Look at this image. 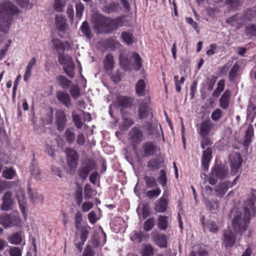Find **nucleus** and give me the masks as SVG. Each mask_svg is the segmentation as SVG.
Instances as JSON below:
<instances>
[{"label":"nucleus","instance_id":"21","mask_svg":"<svg viewBox=\"0 0 256 256\" xmlns=\"http://www.w3.org/2000/svg\"><path fill=\"white\" fill-rule=\"evenodd\" d=\"M104 6L102 10L106 13H111L118 10V4L112 0H103Z\"/></svg>","mask_w":256,"mask_h":256},{"label":"nucleus","instance_id":"11","mask_svg":"<svg viewBox=\"0 0 256 256\" xmlns=\"http://www.w3.org/2000/svg\"><path fill=\"white\" fill-rule=\"evenodd\" d=\"M2 203L0 206L2 210L8 211L12 208L14 200L12 199V194L11 192H6L2 198Z\"/></svg>","mask_w":256,"mask_h":256},{"label":"nucleus","instance_id":"38","mask_svg":"<svg viewBox=\"0 0 256 256\" xmlns=\"http://www.w3.org/2000/svg\"><path fill=\"white\" fill-rule=\"evenodd\" d=\"M132 56L134 59V69L136 71H138L142 66V59L140 55L136 52L132 53Z\"/></svg>","mask_w":256,"mask_h":256},{"label":"nucleus","instance_id":"3","mask_svg":"<svg viewBox=\"0 0 256 256\" xmlns=\"http://www.w3.org/2000/svg\"><path fill=\"white\" fill-rule=\"evenodd\" d=\"M244 215L238 210L234 212L232 220V226L236 232L242 234L248 228V224L250 222V213L247 207L244 208Z\"/></svg>","mask_w":256,"mask_h":256},{"label":"nucleus","instance_id":"20","mask_svg":"<svg viewBox=\"0 0 256 256\" xmlns=\"http://www.w3.org/2000/svg\"><path fill=\"white\" fill-rule=\"evenodd\" d=\"M214 124L210 120L202 122L200 126L198 134L202 136H208Z\"/></svg>","mask_w":256,"mask_h":256},{"label":"nucleus","instance_id":"23","mask_svg":"<svg viewBox=\"0 0 256 256\" xmlns=\"http://www.w3.org/2000/svg\"><path fill=\"white\" fill-rule=\"evenodd\" d=\"M212 150L210 148H207L206 150L203 152L202 156V165L204 169L206 171L208 170L209 163L212 158Z\"/></svg>","mask_w":256,"mask_h":256},{"label":"nucleus","instance_id":"52","mask_svg":"<svg viewBox=\"0 0 256 256\" xmlns=\"http://www.w3.org/2000/svg\"><path fill=\"white\" fill-rule=\"evenodd\" d=\"M106 45L110 49L114 50L118 47L120 44L115 38H111L107 40Z\"/></svg>","mask_w":256,"mask_h":256},{"label":"nucleus","instance_id":"57","mask_svg":"<svg viewBox=\"0 0 256 256\" xmlns=\"http://www.w3.org/2000/svg\"><path fill=\"white\" fill-rule=\"evenodd\" d=\"M70 92L74 99L78 98L80 95V88L78 85H74L70 90Z\"/></svg>","mask_w":256,"mask_h":256},{"label":"nucleus","instance_id":"15","mask_svg":"<svg viewBox=\"0 0 256 256\" xmlns=\"http://www.w3.org/2000/svg\"><path fill=\"white\" fill-rule=\"evenodd\" d=\"M124 25V22L120 18L110 19L108 18L106 34H110Z\"/></svg>","mask_w":256,"mask_h":256},{"label":"nucleus","instance_id":"54","mask_svg":"<svg viewBox=\"0 0 256 256\" xmlns=\"http://www.w3.org/2000/svg\"><path fill=\"white\" fill-rule=\"evenodd\" d=\"M168 226L167 217L160 216L158 218V228L162 230H165Z\"/></svg>","mask_w":256,"mask_h":256},{"label":"nucleus","instance_id":"29","mask_svg":"<svg viewBox=\"0 0 256 256\" xmlns=\"http://www.w3.org/2000/svg\"><path fill=\"white\" fill-rule=\"evenodd\" d=\"M120 64L122 68L125 70H130L131 61L127 57L124 56L122 53L119 56Z\"/></svg>","mask_w":256,"mask_h":256},{"label":"nucleus","instance_id":"24","mask_svg":"<svg viewBox=\"0 0 256 256\" xmlns=\"http://www.w3.org/2000/svg\"><path fill=\"white\" fill-rule=\"evenodd\" d=\"M228 174V168L222 166H216L212 170V176L220 179L225 178Z\"/></svg>","mask_w":256,"mask_h":256},{"label":"nucleus","instance_id":"34","mask_svg":"<svg viewBox=\"0 0 256 256\" xmlns=\"http://www.w3.org/2000/svg\"><path fill=\"white\" fill-rule=\"evenodd\" d=\"M136 94L138 96H144L146 91V84L143 80H140L136 84Z\"/></svg>","mask_w":256,"mask_h":256},{"label":"nucleus","instance_id":"32","mask_svg":"<svg viewBox=\"0 0 256 256\" xmlns=\"http://www.w3.org/2000/svg\"><path fill=\"white\" fill-rule=\"evenodd\" d=\"M22 232H18L13 234L11 236L8 238V240L12 244L18 245L22 242Z\"/></svg>","mask_w":256,"mask_h":256},{"label":"nucleus","instance_id":"2","mask_svg":"<svg viewBox=\"0 0 256 256\" xmlns=\"http://www.w3.org/2000/svg\"><path fill=\"white\" fill-rule=\"evenodd\" d=\"M74 221L76 228L74 244L78 250L81 252L82 250V246L88 237L90 227L87 225L82 226L80 223L82 221V214L80 212L76 214Z\"/></svg>","mask_w":256,"mask_h":256},{"label":"nucleus","instance_id":"43","mask_svg":"<svg viewBox=\"0 0 256 256\" xmlns=\"http://www.w3.org/2000/svg\"><path fill=\"white\" fill-rule=\"evenodd\" d=\"M144 180L146 182V187L148 188H152L157 186V182L155 178L153 176H145Z\"/></svg>","mask_w":256,"mask_h":256},{"label":"nucleus","instance_id":"17","mask_svg":"<svg viewBox=\"0 0 256 256\" xmlns=\"http://www.w3.org/2000/svg\"><path fill=\"white\" fill-rule=\"evenodd\" d=\"M66 116L64 112L58 110L56 113V123L58 130L62 131L66 126Z\"/></svg>","mask_w":256,"mask_h":256},{"label":"nucleus","instance_id":"47","mask_svg":"<svg viewBox=\"0 0 256 256\" xmlns=\"http://www.w3.org/2000/svg\"><path fill=\"white\" fill-rule=\"evenodd\" d=\"M66 6V2L62 0H54V9L58 12H62Z\"/></svg>","mask_w":256,"mask_h":256},{"label":"nucleus","instance_id":"60","mask_svg":"<svg viewBox=\"0 0 256 256\" xmlns=\"http://www.w3.org/2000/svg\"><path fill=\"white\" fill-rule=\"evenodd\" d=\"M161 192L160 190L158 188L155 190H150L146 192V196H148L150 199H152L154 197H157L159 196Z\"/></svg>","mask_w":256,"mask_h":256},{"label":"nucleus","instance_id":"61","mask_svg":"<svg viewBox=\"0 0 256 256\" xmlns=\"http://www.w3.org/2000/svg\"><path fill=\"white\" fill-rule=\"evenodd\" d=\"M72 118L76 126L78 128H81L82 125V122L81 118L80 116L78 114H74L73 112Z\"/></svg>","mask_w":256,"mask_h":256},{"label":"nucleus","instance_id":"12","mask_svg":"<svg viewBox=\"0 0 256 256\" xmlns=\"http://www.w3.org/2000/svg\"><path fill=\"white\" fill-rule=\"evenodd\" d=\"M229 160L232 171L236 172L242 163V159L240 154L235 152L230 154L229 156Z\"/></svg>","mask_w":256,"mask_h":256},{"label":"nucleus","instance_id":"9","mask_svg":"<svg viewBox=\"0 0 256 256\" xmlns=\"http://www.w3.org/2000/svg\"><path fill=\"white\" fill-rule=\"evenodd\" d=\"M236 177L233 182L230 181H226L220 183L214 187V192L217 197L222 198L227 192L229 188H231L234 185V181L237 178Z\"/></svg>","mask_w":256,"mask_h":256},{"label":"nucleus","instance_id":"5","mask_svg":"<svg viewBox=\"0 0 256 256\" xmlns=\"http://www.w3.org/2000/svg\"><path fill=\"white\" fill-rule=\"evenodd\" d=\"M58 58L59 62L64 65L63 68L67 75L70 78H73L74 76L75 66L72 58L68 56L60 54Z\"/></svg>","mask_w":256,"mask_h":256},{"label":"nucleus","instance_id":"46","mask_svg":"<svg viewBox=\"0 0 256 256\" xmlns=\"http://www.w3.org/2000/svg\"><path fill=\"white\" fill-rule=\"evenodd\" d=\"M154 254V250L150 244H146L144 245L142 250V256H152Z\"/></svg>","mask_w":256,"mask_h":256},{"label":"nucleus","instance_id":"40","mask_svg":"<svg viewBox=\"0 0 256 256\" xmlns=\"http://www.w3.org/2000/svg\"><path fill=\"white\" fill-rule=\"evenodd\" d=\"M57 80L59 84L62 88H67L70 86L72 82L63 76H59Z\"/></svg>","mask_w":256,"mask_h":256},{"label":"nucleus","instance_id":"41","mask_svg":"<svg viewBox=\"0 0 256 256\" xmlns=\"http://www.w3.org/2000/svg\"><path fill=\"white\" fill-rule=\"evenodd\" d=\"M117 102L119 106L122 108H126L130 106V102L128 98L123 96H118L117 98Z\"/></svg>","mask_w":256,"mask_h":256},{"label":"nucleus","instance_id":"63","mask_svg":"<svg viewBox=\"0 0 256 256\" xmlns=\"http://www.w3.org/2000/svg\"><path fill=\"white\" fill-rule=\"evenodd\" d=\"M217 77L214 75L207 78L208 84V90H212L213 89L214 86L216 82Z\"/></svg>","mask_w":256,"mask_h":256},{"label":"nucleus","instance_id":"58","mask_svg":"<svg viewBox=\"0 0 256 256\" xmlns=\"http://www.w3.org/2000/svg\"><path fill=\"white\" fill-rule=\"evenodd\" d=\"M53 46L57 51L62 50L64 49V46L58 39H53L52 40Z\"/></svg>","mask_w":256,"mask_h":256},{"label":"nucleus","instance_id":"14","mask_svg":"<svg viewBox=\"0 0 256 256\" xmlns=\"http://www.w3.org/2000/svg\"><path fill=\"white\" fill-rule=\"evenodd\" d=\"M236 240V236L230 230L228 229L224 231L222 241L226 246H232Z\"/></svg>","mask_w":256,"mask_h":256},{"label":"nucleus","instance_id":"13","mask_svg":"<svg viewBox=\"0 0 256 256\" xmlns=\"http://www.w3.org/2000/svg\"><path fill=\"white\" fill-rule=\"evenodd\" d=\"M54 20L56 28L58 31L64 32L69 30V26L64 16L57 14Z\"/></svg>","mask_w":256,"mask_h":256},{"label":"nucleus","instance_id":"18","mask_svg":"<svg viewBox=\"0 0 256 256\" xmlns=\"http://www.w3.org/2000/svg\"><path fill=\"white\" fill-rule=\"evenodd\" d=\"M56 98L59 102L67 108L72 106L71 98L68 94L62 91H58L56 93Z\"/></svg>","mask_w":256,"mask_h":256},{"label":"nucleus","instance_id":"45","mask_svg":"<svg viewBox=\"0 0 256 256\" xmlns=\"http://www.w3.org/2000/svg\"><path fill=\"white\" fill-rule=\"evenodd\" d=\"M42 120H44V123L45 124H49L52 123L53 120V110L52 108H49L46 116L42 118Z\"/></svg>","mask_w":256,"mask_h":256},{"label":"nucleus","instance_id":"33","mask_svg":"<svg viewBox=\"0 0 256 256\" xmlns=\"http://www.w3.org/2000/svg\"><path fill=\"white\" fill-rule=\"evenodd\" d=\"M36 58H32L28 62V64L26 66V70L24 78L25 81H27L30 76L32 68L36 64Z\"/></svg>","mask_w":256,"mask_h":256},{"label":"nucleus","instance_id":"37","mask_svg":"<svg viewBox=\"0 0 256 256\" xmlns=\"http://www.w3.org/2000/svg\"><path fill=\"white\" fill-rule=\"evenodd\" d=\"M204 230H208L211 232L216 233L218 231V228L214 222H210L206 224L202 222Z\"/></svg>","mask_w":256,"mask_h":256},{"label":"nucleus","instance_id":"56","mask_svg":"<svg viewBox=\"0 0 256 256\" xmlns=\"http://www.w3.org/2000/svg\"><path fill=\"white\" fill-rule=\"evenodd\" d=\"M94 190L90 186L86 184L84 188V196L85 199H90L92 198Z\"/></svg>","mask_w":256,"mask_h":256},{"label":"nucleus","instance_id":"39","mask_svg":"<svg viewBox=\"0 0 256 256\" xmlns=\"http://www.w3.org/2000/svg\"><path fill=\"white\" fill-rule=\"evenodd\" d=\"M240 69V66L238 64L236 63L233 66L230 70L229 72L228 78L230 81H234L237 78L238 72Z\"/></svg>","mask_w":256,"mask_h":256},{"label":"nucleus","instance_id":"25","mask_svg":"<svg viewBox=\"0 0 256 256\" xmlns=\"http://www.w3.org/2000/svg\"><path fill=\"white\" fill-rule=\"evenodd\" d=\"M230 95L231 92L229 90H226L222 94L220 99V106L221 108L224 110L228 108Z\"/></svg>","mask_w":256,"mask_h":256},{"label":"nucleus","instance_id":"16","mask_svg":"<svg viewBox=\"0 0 256 256\" xmlns=\"http://www.w3.org/2000/svg\"><path fill=\"white\" fill-rule=\"evenodd\" d=\"M151 235L153 240L158 246L162 248L166 246L167 242L164 234H160L157 231H154Z\"/></svg>","mask_w":256,"mask_h":256},{"label":"nucleus","instance_id":"22","mask_svg":"<svg viewBox=\"0 0 256 256\" xmlns=\"http://www.w3.org/2000/svg\"><path fill=\"white\" fill-rule=\"evenodd\" d=\"M104 70L110 74L114 67V56L111 54H108L103 60Z\"/></svg>","mask_w":256,"mask_h":256},{"label":"nucleus","instance_id":"28","mask_svg":"<svg viewBox=\"0 0 256 256\" xmlns=\"http://www.w3.org/2000/svg\"><path fill=\"white\" fill-rule=\"evenodd\" d=\"M28 194L31 200L34 203L42 204L43 202V197L39 194L36 190H29Z\"/></svg>","mask_w":256,"mask_h":256},{"label":"nucleus","instance_id":"59","mask_svg":"<svg viewBox=\"0 0 256 256\" xmlns=\"http://www.w3.org/2000/svg\"><path fill=\"white\" fill-rule=\"evenodd\" d=\"M202 139L201 140V148L202 149H204L206 146H209L212 144V142L210 141L208 136H202Z\"/></svg>","mask_w":256,"mask_h":256},{"label":"nucleus","instance_id":"53","mask_svg":"<svg viewBox=\"0 0 256 256\" xmlns=\"http://www.w3.org/2000/svg\"><path fill=\"white\" fill-rule=\"evenodd\" d=\"M155 224V219L153 218L148 219L144 224V228L146 231H150L154 226Z\"/></svg>","mask_w":256,"mask_h":256},{"label":"nucleus","instance_id":"36","mask_svg":"<svg viewBox=\"0 0 256 256\" xmlns=\"http://www.w3.org/2000/svg\"><path fill=\"white\" fill-rule=\"evenodd\" d=\"M121 38L123 41L128 45H132L134 42V36L130 32H122L121 34Z\"/></svg>","mask_w":256,"mask_h":256},{"label":"nucleus","instance_id":"35","mask_svg":"<svg viewBox=\"0 0 256 256\" xmlns=\"http://www.w3.org/2000/svg\"><path fill=\"white\" fill-rule=\"evenodd\" d=\"M244 33L246 36L248 38L256 36V25L250 24L245 26Z\"/></svg>","mask_w":256,"mask_h":256},{"label":"nucleus","instance_id":"19","mask_svg":"<svg viewBox=\"0 0 256 256\" xmlns=\"http://www.w3.org/2000/svg\"><path fill=\"white\" fill-rule=\"evenodd\" d=\"M142 148L144 152V156L148 157L153 155L156 151V146L150 142H146L142 146Z\"/></svg>","mask_w":256,"mask_h":256},{"label":"nucleus","instance_id":"42","mask_svg":"<svg viewBox=\"0 0 256 256\" xmlns=\"http://www.w3.org/2000/svg\"><path fill=\"white\" fill-rule=\"evenodd\" d=\"M149 111V108L146 104H142L138 108V116L140 119L144 118L148 116Z\"/></svg>","mask_w":256,"mask_h":256},{"label":"nucleus","instance_id":"48","mask_svg":"<svg viewBox=\"0 0 256 256\" xmlns=\"http://www.w3.org/2000/svg\"><path fill=\"white\" fill-rule=\"evenodd\" d=\"M66 140L70 144L73 143L75 140V134L70 129H67L64 133Z\"/></svg>","mask_w":256,"mask_h":256},{"label":"nucleus","instance_id":"8","mask_svg":"<svg viewBox=\"0 0 256 256\" xmlns=\"http://www.w3.org/2000/svg\"><path fill=\"white\" fill-rule=\"evenodd\" d=\"M108 18L102 16H97L94 20V28L97 31V33H106L108 25Z\"/></svg>","mask_w":256,"mask_h":256},{"label":"nucleus","instance_id":"49","mask_svg":"<svg viewBox=\"0 0 256 256\" xmlns=\"http://www.w3.org/2000/svg\"><path fill=\"white\" fill-rule=\"evenodd\" d=\"M30 172L31 174L34 176L36 178H40V171L36 164H32L30 168Z\"/></svg>","mask_w":256,"mask_h":256},{"label":"nucleus","instance_id":"64","mask_svg":"<svg viewBox=\"0 0 256 256\" xmlns=\"http://www.w3.org/2000/svg\"><path fill=\"white\" fill-rule=\"evenodd\" d=\"M66 12L68 18L70 20V22L72 23L73 22L74 20V11L73 7L72 5H70L68 6Z\"/></svg>","mask_w":256,"mask_h":256},{"label":"nucleus","instance_id":"1","mask_svg":"<svg viewBox=\"0 0 256 256\" xmlns=\"http://www.w3.org/2000/svg\"><path fill=\"white\" fill-rule=\"evenodd\" d=\"M18 12V8L10 1L4 0L0 4V30L8 32L13 16Z\"/></svg>","mask_w":256,"mask_h":256},{"label":"nucleus","instance_id":"27","mask_svg":"<svg viewBox=\"0 0 256 256\" xmlns=\"http://www.w3.org/2000/svg\"><path fill=\"white\" fill-rule=\"evenodd\" d=\"M122 115L124 122L120 126V129L122 131H126L134 124V122L132 118H130L127 114L123 113L122 112Z\"/></svg>","mask_w":256,"mask_h":256},{"label":"nucleus","instance_id":"62","mask_svg":"<svg viewBox=\"0 0 256 256\" xmlns=\"http://www.w3.org/2000/svg\"><path fill=\"white\" fill-rule=\"evenodd\" d=\"M14 174V171L11 168L4 170L2 174V176L7 179H12Z\"/></svg>","mask_w":256,"mask_h":256},{"label":"nucleus","instance_id":"4","mask_svg":"<svg viewBox=\"0 0 256 256\" xmlns=\"http://www.w3.org/2000/svg\"><path fill=\"white\" fill-rule=\"evenodd\" d=\"M0 224L6 228L20 224V219L18 214H2L0 215Z\"/></svg>","mask_w":256,"mask_h":256},{"label":"nucleus","instance_id":"10","mask_svg":"<svg viewBox=\"0 0 256 256\" xmlns=\"http://www.w3.org/2000/svg\"><path fill=\"white\" fill-rule=\"evenodd\" d=\"M66 152L67 155V163L70 169H74L77 166L78 155L76 152L70 148H66Z\"/></svg>","mask_w":256,"mask_h":256},{"label":"nucleus","instance_id":"30","mask_svg":"<svg viewBox=\"0 0 256 256\" xmlns=\"http://www.w3.org/2000/svg\"><path fill=\"white\" fill-rule=\"evenodd\" d=\"M254 135V130L252 125L248 126L245 138L243 142V145L244 146L248 147L252 142V138Z\"/></svg>","mask_w":256,"mask_h":256},{"label":"nucleus","instance_id":"51","mask_svg":"<svg viewBox=\"0 0 256 256\" xmlns=\"http://www.w3.org/2000/svg\"><path fill=\"white\" fill-rule=\"evenodd\" d=\"M74 198L77 204L80 206L82 202V188H78L76 189L74 193Z\"/></svg>","mask_w":256,"mask_h":256},{"label":"nucleus","instance_id":"31","mask_svg":"<svg viewBox=\"0 0 256 256\" xmlns=\"http://www.w3.org/2000/svg\"><path fill=\"white\" fill-rule=\"evenodd\" d=\"M80 30L84 36L88 39H90L92 38V34L88 23L86 21H84L82 22Z\"/></svg>","mask_w":256,"mask_h":256},{"label":"nucleus","instance_id":"55","mask_svg":"<svg viewBox=\"0 0 256 256\" xmlns=\"http://www.w3.org/2000/svg\"><path fill=\"white\" fill-rule=\"evenodd\" d=\"M158 182L162 186H166L167 182V178L165 170H162L160 172V176L158 178Z\"/></svg>","mask_w":256,"mask_h":256},{"label":"nucleus","instance_id":"50","mask_svg":"<svg viewBox=\"0 0 256 256\" xmlns=\"http://www.w3.org/2000/svg\"><path fill=\"white\" fill-rule=\"evenodd\" d=\"M22 248L16 246H12L8 250L10 256H22Z\"/></svg>","mask_w":256,"mask_h":256},{"label":"nucleus","instance_id":"7","mask_svg":"<svg viewBox=\"0 0 256 256\" xmlns=\"http://www.w3.org/2000/svg\"><path fill=\"white\" fill-rule=\"evenodd\" d=\"M96 169V164L94 162L88 160L82 164L78 170V176L83 180H86L92 170Z\"/></svg>","mask_w":256,"mask_h":256},{"label":"nucleus","instance_id":"26","mask_svg":"<svg viewBox=\"0 0 256 256\" xmlns=\"http://www.w3.org/2000/svg\"><path fill=\"white\" fill-rule=\"evenodd\" d=\"M168 204V200L166 198L162 197L156 203L154 210L158 212H164Z\"/></svg>","mask_w":256,"mask_h":256},{"label":"nucleus","instance_id":"6","mask_svg":"<svg viewBox=\"0 0 256 256\" xmlns=\"http://www.w3.org/2000/svg\"><path fill=\"white\" fill-rule=\"evenodd\" d=\"M128 136L129 140L134 147L139 144L144 139L142 130L136 126L130 130Z\"/></svg>","mask_w":256,"mask_h":256},{"label":"nucleus","instance_id":"44","mask_svg":"<svg viewBox=\"0 0 256 256\" xmlns=\"http://www.w3.org/2000/svg\"><path fill=\"white\" fill-rule=\"evenodd\" d=\"M84 6L81 2H78L76 4V18L80 20L83 14Z\"/></svg>","mask_w":256,"mask_h":256}]
</instances>
